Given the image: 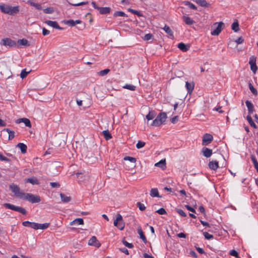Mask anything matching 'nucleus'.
<instances>
[{
    "mask_svg": "<svg viewBox=\"0 0 258 258\" xmlns=\"http://www.w3.org/2000/svg\"><path fill=\"white\" fill-rule=\"evenodd\" d=\"M17 198H19L23 200L28 201L31 203H39L41 201L40 198L39 196L21 191L18 187Z\"/></svg>",
    "mask_w": 258,
    "mask_h": 258,
    "instance_id": "obj_1",
    "label": "nucleus"
},
{
    "mask_svg": "<svg viewBox=\"0 0 258 258\" xmlns=\"http://www.w3.org/2000/svg\"><path fill=\"white\" fill-rule=\"evenodd\" d=\"M167 115L166 113L161 112L153 121L151 125L155 126H159L165 121Z\"/></svg>",
    "mask_w": 258,
    "mask_h": 258,
    "instance_id": "obj_2",
    "label": "nucleus"
},
{
    "mask_svg": "<svg viewBox=\"0 0 258 258\" xmlns=\"http://www.w3.org/2000/svg\"><path fill=\"white\" fill-rule=\"evenodd\" d=\"M0 10L2 12L10 15H13L16 13V7H12L7 5H0Z\"/></svg>",
    "mask_w": 258,
    "mask_h": 258,
    "instance_id": "obj_3",
    "label": "nucleus"
},
{
    "mask_svg": "<svg viewBox=\"0 0 258 258\" xmlns=\"http://www.w3.org/2000/svg\"><path fill=\"white\" fill-rule=\"evenodd\" d=\"M122 216L120 214H118L116 215V219L114 220V225L117 227L119 229L122 230L124 228V224L122 222Z\"/></svg>",
    "mask_w": 258,
    "mask_h": 258,
    "instance_id": "obj_4",
    "label": "nucleus"
},
{
    "mask_svg": "<svg viewBox=\"0 0 258 258\" xmlns=\"http://www.w3.org/2000/svg\"><path fill=\"white\" fill-rule=\"evenodd\" d=\"M213 140V137L212 135L210 134H205L203 137L202 145L207 146L211 143Z\"/></svg>",
    "mask_w": 258,
    "mask_h": 258,
    "instance_id": "obj_5",
    "label": "nucleus"
},
{
    "mask_svg": "<svg viewBox=\"0 0 258 258\" xmlns=\"http://www.w3.org/2000/svg\"><path fill=\"white\" fill-rule=\"evenodd\" d=\"M0 44L4 46H8L10 47H12L15 46L16 43L15 41H13L10 38H6L3 39Z\"/></svg>",
    "mask_w": 258,
    "mask_h": 258,
    "instance_id": "obj_6",
    "label": "nucleus"
},
{
    "mask_svg": "<svg viewBox=\"0 0 258 258\" xmlns=\"http://www.w3.org/2000/svg\"><path fill=\"white\" fill-rule=\"evenodd\" d=\"M88 244L89 245L95 246L97 247H99L101 246V243L97 239V238L95 236H93L89 239L88 241Z\"/></svg>",
    "mask_w": 258,
    "mask_h": 258,
    "instance_id": "obj_7",
    "label": "nucleus"
},
{
    "mask_svg": "<svg viewBox=\"0 0 258 258\" xmlns=\"http://www.w3.org/2000/svg\"><path fill=\"white\" fill-rule=\"evenodd\" d=\"M223 25L224 23L223 22H219L216 28L211 31V35L213 36L218 35L222 31V26Z\"/></svg>",
    "mask_w": 258,
    "mask_h": 258,
    "instance_id": "obj_8",
    "label": "nucleus"
},
{
    "mask_svg": "<svg viewBox=\"0 0 258 258\" xmlns=\"http://www.w3.org/2000/svg\"><path fill=\"white\" fill-rule=\"evenodd\" d=\"M45 23L48 26L52 27V28L57 29L58 30H62V28L60 27L56 21H52L50 20H46Z\"/></svg>",
    "mask_w": 258,
    "mask_h": 258,
    "instance_id": "obj_9",
    "label": "nucleus"
},
{
    "mask_svg": "<svg viewBox=\"0 0 258 258\" xmlns=\"http://www.w3.org/2000/svg\"><path fill=\"white\" fill-rule=\"evenodd\" d=\"M195 87V84L194 82H185V88L187 90V93L189 94H191L194 89Z\"/></svg>",
    "mask_w": 258,
    "mask_h": 258,
    "instance_id": "obj_10",
    "label": "nucleus"
},
{
    "mask_svg": "<svg viewBox=\"0 0 258 258\" xmlns=\"http://www.w3.org/2000/svg\"><path fill=\"white\" fill-rule=\"evenodd\" d=\"M25 183H30L32 184V185H38L39 184V182L37 178L36 177H32L30 178H25Z\"/></svg>",
    "mask_w": 258,
    "mask_h": 258,
    "instance_id": "obj_11",
    "label": "nucleus"
},
{
    "mask_svg": "<svg viewBox=\"0 0 258 258\" xmlns=\"http://www.w3.org/2000/svg\"><path fill=\"white\" fill-rule=\"evenodd\" d=\"M3 134H6V135H8L9 140H12L15 137V132L14 131H11L9 128H5L3 131Z\"/></svg>",
    "mask_w": 258,
    "mask_h": 258,
    "instance_id": "obj_12",
    "label": "nucleus"
},
{
    "mask_svg": "<svg viewBox=\"0 0 258 258\" xmlns=\"http://www.w3.org/2000/svg\"><path fill=\"white\" fill-rule=\"evenodd\" d=\"M202 152L205 157L209 158L212 154V150L207 147H204L202 150Z\"/></svg>",
    "mask_w": 258,
    "mask_h": 258,
    "instance_id": "obj_13",
    "label": "nucleus"
},
{
    "mask_svg": "<svg viewBox=\"0 0 258 258\" xmlns=\"http://www.w3.org/2000/svg\"><path fill=\"white\" fill-rule=\"evenodd\" d=\"M21 122H23L25 126L27 127H30L31 126L30 121L27 118H22L17 119V123H20Z\"/></svg>",
    "mask_w": 258,
    "mask_h": 258,
    "instance_id": "obj_14",
    "label": "nucleus"
},
{
    "mask_svg": "<svg viewBox=\"0 0 258 258\" xmlns=\"http://www.w3.org/2000/svg\"><path fill=\"white\" fill-rule=\"evenodd\" d=\"M209 167L211 169L216 170L219 167V163L217 161H210L209 163Z\"/></svg>",
    "mask_w": 258,
    "mask_h": 258,
    "instance_id": "obj_15",
    "label": "nucleus"
},
{
    "mask_svg": "<svg viewBox=\"0 0 258 258\" xmlns=\"http://www.w3.org/2000/svg\"><path fill=\"white\" fill-rule=\"evenodd\" d=\"M182 19L187 25H191L195 23V21L188 16H183Z\"/></svg>",
    "mask_w": 258,
    "mask_h": 258,
    "instance_id": "obj_16",
    "label": "nucleus"
},
{
    "mask_svg": "<svg viewBox=\"0 0 258 258\" xmlns=\"http://www.w3.org/2000/svg\"><path fill=\"white\" fill-rule=\"evenodd\" d=\"M245 104L247 106L248 113L252 114L254 111V107L253 104L248 100L245 101Z\"/></svg>",
    "mask_w": 258,
    "mask_h": 258,
    "instance_id": "obj_17",
    "label": "nucleus"
},
{
    "mask_svg": "<svg viewBox=\"0 0 258 258\" xmlns=\"http://www.w3.org/2000/svg\"><path fill=\"white\" fill-rule=\"evenodd\" d=\"M29 43L28 40L26 39H22L17 41V46H29Z\"/></svg>",
    "mask_w": 258,
    "mask_h": 258,
    "instance_id": "obj_18",
    "label": "nucleus"
},
{
    "mask_svg": "<svg viewBox=\"0 0 258 258\" xmlns=\"http://www.w3.org/2000/svg\"><path fill=\"white\" fill-rule=\"evenodd\" d=\"M177 47L180 50H181L183 52H186L189 49V46L186 45L183 42H180L178 43Z\"/></svg>",
    "mask_w": 258,
    "mask_h": 258,
    "instance_id": "obj_19",
    "label": "nucleus"
},
{
    "mask_svg": "<svg viewBox=\"0 0 258 258\" xmlns=\"http://www.w3.org/2000/svg\"><path fill=\"white\" fill-rule=\"evenodd\" d=\"M99 11L101 14H107L110 13L111 9L109 7H100Z\"/></svg>",
    "mask_w": 258,
    "mask_h": 258,
    "instance_id": "obj_20",
    "label": "nucleus"
},
{
    "mask_svg": "<svg viewBox=\"0 0 258 258\" xmlns=\"http://www.w3.org/2000/svg\"><path fill=\"white\" fill-rule=\"evenodd\" d=\"M138 233L140 235V238L142 239L144 243H147V240L146 239V236H145L142 229L141 227H139L138 228Z\"/></svg>",
    "mask_w": 258,
    "mask_h": 258,
    "instance_id": "obj_21",
    "label": "nucleus"
},
{
    "mask_svg": "<svg viewBox=\"0 0 258 258\" xmlns=\"http://www.w3.org/2000/svg\"><path fill=\"white\" fill-rule=\"evenodd\" d=\"M17 147L19 148L22 154H25L27 152V146L23 143H18L17 144Z\"/></svg>",
    "mask_w": 258,
    "mask_h": 258,
    "instance_id": "obj_22",
    "label": "nucleus"
},
{
    "mask_svg": "<svg viewBox=\"0 0 258 258\" xmlns=\"http://www.w3.org/2000/svg\"><path fill=\"white\" fill-rule=\"evenodd\" d=\"M163 29L165 32L168 34L172 38H174L173 32L169 26L165 25Z\"/></svg>",
    "mask_w": 258,
    "mask_h": 258,
    "instance_id": "obj_23",
    "label": "nucleus"
},
{
    "mask_svg": "<svg viewBox=\"0 0 258 258\" xmlns=\"http://www.w3.org/2000/svg\"><path fill=\"white\" fill-rule=\"evenodd\" d=\"M155 165L157 167H159L162 169H164L166 167V161L165 160H161L159 162L156 163Z\"/></svg>",
    "mask_w": 258,
    "mask_h": 258,
    "instance_id": "obj_24",
    "label": "nucleus"
},
{
    "mask_svg": "<svg viewBox=\"0 0 258 258\" xmlns=\"http://www.w3.org/2000/svg\"><path fill=\"white\" fill-rule=\"evenodd\" d=\"M197 4L203 7H208L209 4L206 0H195Z\"/></svg>",
    "mask_w": 258,
    "mask_h": 258,
    "instance_id": "obj_25",
    "label": "nucleus"
},
{
    "mask_svg": "<svg viewBox=\"0 0 258 258\" xmlns=\"http://www.w3.org/2000/svg\"><path fill=\"white\" fill-rule=\"evenodd\" d=\"M84 224V221L82 218H77L72 222L71 225H83Z\"/></svg>",
    "mask_w": 258,
    "mask_h": 258,
    "instance_id": "obj_26",
    "label": "nucleus"
},
{
    "mask_svg": "<svg viewBox=\"0 0 258 258\" xmlns=\"http://www.w3.org/2000/svg\"><path fill=\"white\" fill-rule=\"evenodd\" d=\"M28 4L31 6L35 7L37 10H40L42 9V7L40 4L35 3L32 0L31 1H28Z\"/></svg>",
    "mask_w": 258,
    "mask_h": 258,
    "instance_id": "obj_27",
    "label": "nucleus"
},
{
    "mask_svg": "<svg viewBox=\"0 0 258 258\" xmlns=\"http://www.w3.org/2000/svg\"><path fill=\"white\" fill-rule=\"evenodd\" d=\"M102 134L106 140H109L112 138V136L108 130L103 131Z\"/></svg>",
    "mask_w": 258,
    "mask_h": 258,
    "instance_id": "obj_28",
    "label": "nucleus"
},
{
    "mask_svg": "<svg viewBox=\"0 0 258 258\" xmlns=\"http://www.w3.org/2000/svg\"><path fill=\"white\" fill-rule=\"evenodd\" d=\"M156 115V113L154 111H150L146 115V118L148 120H152L155 117Z\"/></svg>",
    "mask_w": 258,
    "mask_h": 258,
    "instance_id": "obj_29",
    "label": "nucleus"
},
{
    "mask_svg": "<svg viewBox=\"0 0 258 258\" xmlns=\"http://www.w3.org/2000/svg\"><path fill=\"white\" fill-rule=\"evenodd\" d=\"M150 196L152 197H159V192L157 188H152L150 191Z\"/></svg>",
    "mask_w": 258,
    "mask_h": 258,
    "instance_id": "obj_30",
    "label": "nucleus"
},
{
    "mask_svg": "<svg viewBox=\"0 0 258 258\" xmlns=\"http://www.w3.org/2000/svg\"><path fill=\"white\" fill-rule=\"evenodd\" d=\"M60 197L61 201L64 203H68L71 200V198L70 197L67 196L64 194H60Z\"/></svg>",
    "mask_w": 258,
    "mask_h": 258,
    "instance_id": "obj_31",
    "label": "nucleus"
},
{
    "mask_svg": "<svg viewBox=\"0 0 258 258\" xmlns=\"http://www.w3.org/2000/svg\"><path fill=\"white\" fill-rule=\"evenodd\" d=\"M246 119L251 126H252L255 128H256L257 127L256 124L253 122L251 117L250 115L247 116Z\"/></svg>",
    "mask_w": 258,
    "mask_h": 258,
    "instance_id": "obj_32",
    "label": "nucleus"
},
{
    "mask_svg": "<svg viewBox=\"0 0 258 258\" xmlns=\"http://www.w3.org/2000/svg\"><path fill=\"white\" fill-rule=\"evenodd\" d=\"M31 71H27L26 69H24L22 70L20 74V77L23 79L26 77V76L30 73Z\"/></svg>",
    "mask_w": 258,
    "mask_h": 258,
    "instance_id": "obj_33",
    "label": "nucleus"
},
{
    "mask_svg": "<svg viewBox=\"0 0 258 258\" xmlns=\"http://www.w3.org/2000/svg\"><path fill=\"white\" fill-rule=\"evenodd\" d=\"M248 87H249V89L250 90V91L251 92V93L254 96H257V91L256 89L254 88V87L253 86V85H252V84L251 83H248Z\"/></svg>",
    "mask_w": 258,
    "mask_h": 258,
    "instance_id": "obj_34",
    "label": "nucleus"
},
{
    "mask_svg": "<svg viewBox=\"0 0 258 258\" xmlns=\"http://www.w3.org/2000/svg\"><path fill=\"white\" fill-rule=\"evenodd\" d=\"M49 225V223H45L43 224H39L38 223V229H47Z\"/></svg>",
    "mask_w": 258,
    "mask_h": 258,
    "instance_id": "obj_35",
    "label": "nucleus"
},
{
    "mask_svg": "<svg viewBox=\"0 0 258 258\" xmlns=\"http://www.w3.org/2000/svg\"><path fill=\"white\" fill-rule=\"evenodd\" d=\"M232 29L235 32H237L239 30V24L237 22H234L231 25Z\"/></svg>",
    "mask_w": 258,
    "mask_h": 258,
    "instance_id": "obj_36",
    "label": "nucleus"
},
{
    "mask_svg": "<svg viewBox=\"0 0 258 258\" xmlns=\"http://www.w3.org/2000/svg\"><path fill=\"white\" fill-rule=\"evenodd\" d=\"M122 87L124 89H128L131 91H135L136 88V87L135 86L131 84H126Z\"/></svg>",
    "mask_w": 258,
    "mask_h": 258,
    "instance_id": "obj_37",
    "label": "nucleus"
},
{
    "mask_svg": "<svg viewBox=\"0 0 258 258\" xmlns=\"http://www.w3.org/2000/svg\"><path fill=\"white\" fill-rule=\"evenodd\" d=\"M110 70L109 69H106L104 70H102L98 72V74L100 76H104L106 75Z\"/></svg>",
    "mask_w": 258,
    "mask_h": 258,
    "instance_id": "obj_38",
    "label": "nucleus"
},
{
    "mask_svg": "<svg viewBox=\"0 0 258 258\" xmlns=\"http://www.w3.org/2000/svg\"><path fill=\"white\" fill-rule=\"evenodd\" d=\"M113 16L115 17L127 16L123 12H122V11L115 12L113 14Z\"/></svg>",
    "mask_w": 258,
    "mask_h": 258,
    "instance_id": "obj_39",
    "label": "nucleus"
},
{
    "mask_svg": "<svg viewBox=\"0 0 258 258\" xmlns=\"http://www.w3.org/2000/svg\"><path fill=\"white\" fill-rule=\"evenodd\" d=\"M123 160L125 161H128L133 164H135L136 161V159L135 158L130 156H126L124 157Z\"/></svg>",
    "mask_w": 258,
    "mask_h": 258,
    "instance_id": "obj_40",
    "label": "nucleus"
},
{
    "mask_svg": "<svg viewBox=\"0 0 258 258\" xmlns=\"http://www.w3.org/2000/svg\"><path fill=\"white\" fill-rule=\"evenodd\" d=\"M4 206L8 209H10L13 211H16V206L14 205H11L10 204L6 203L4 205Z\"/></svg>",
    "mask_w": 258,
    "mask_h": 258,
    "instance_id": "obj_41",
    "label": "nucleus"
},
{
    "mask_svg": "<svg viewBox=\"0 0 258 258\" xmlns=\"http://www.w3.org/2000/svg\"><path fill=\"white\" fill-rule=\"evenodd\" d=\"M43 12L45 14H52L54 12V10L52 8L49 7L44 9Z\"/></svg>",
    "mask_w": 258,
    "mask_h": 258,
    "instance_id": "obj_42",
    "label": "nucleus"
},
{
    "mask_svg": "<svg viewBox=\"0 0 258 258\" xmlns=\"http://www.w3.org/2000/svg\"><path fill=\"white\" fill-rule=\"evenodd\" d=\"M145 142L139 141L138 142L137 144H136V147L138 149H140V148L144 147L145 146Z\"/></svg>",
    "mask_w": 258,
    "mask_h": 258,
    "instance_id": "obj_43",
    "label": "nucleus"
},
{
    "mask_svg": "<svg viewBox=\"0 0 258 258\" xmlns=\"http://www.w3.org/2000/svg\"><path fill=\"white\" fill-rule=\"evenodd\" d=\"M203 235L205 236V238L207 239H211L213 238L214 237L213 235L209 234L208 232H204L203 233Z\"/></svg>",
    "mask_w": 258,
    "mask_h": 258,
    "instance_id": "obj_44",
    "label": "nucleus"
},
{
    "mask_svg": "<svg viewBox=\"0 0 258 258\" xmlns=\"http://www.w3.org/2000/svg\"><path fill=\"white\" fill-rule=\"evenodd\" d=\"M17 212L22 213L23 215H26L27 214V211L24 208H23L22 207H18V206H17Z\"/></svg>",
    "mask_w": 258,
    "mask_h": 258,
    "instance_id": "obj_45",
    "label": "nucleus"
},
{
    "mask_svg": "<svg viewBox=\"0 0 258 258\" xmlns=\"http://www.w3.org/2000/svg\"><path fill=\"white\" fill-rule=\"evenodd\" d=\"M137 207L139 208L140 210L143 211L145 210L146 207L144 205V204L141 203L140 202L137 203Z\"/></svg>",
    "mask_w": 258,
    "mask_h": 258,
    "instance_id": "obj_46",
    "label": "nucleus"
},
{
    "mask_svg": "<svg viewBox=\"0 0 258 258\" xmlns=\"http://www.w3.org/2000/svg\"><path fill=\"white\" fill-rule=\"evenodd\" d=\"M153 37V35L151 33H148L146 34L144 37V40L146 41L149 40L151 39Z\"/></svg>",
    "mask_w": 258,
    "mask_h": 258,
    "instance_id": "obj_47",
    "label": "nucleus"
},
{
    "mask_svg": "<svg viewBox=\"0 0 258 258\" xmlns=\"http://www.w3.org/2000/svg\"><path fill=\"white\" fill-rule=\"evenodd\" d=\"M249 64H256V57L254 56H252L249 58Z\"/></svg>",
    "mask_w": 258,
    "mask_h": 258,
    "instance_id": "obj_48",
    "label": "nucleus"
},
{
    "mask_svg": "<svg viewBox=\"0 0 258 258\" xmlns=\"http://www.w3.org/2000/svg\"><path fill=\"white\" fill-rule=\"evenodd\" d=\"M229 254H230L231 255H232V256H235V257H238V252H237V251H236V250H234V249L231 250L229 251Z\"/></svg>",
    "mask_w": 258,
    "mask_h": 258,
    "instance_id": "obj_49",
    "label": "nucleus"
},
{
    "mask_svg": "<svg viewBox=\"0 0 258 258\" xmlns=\"http://www.w3.org/2000/svg\"><path fill=\"white\" fill-rule=\"evenodd\" d=\"M176 212L179 215H180L182 217L186 216V214H185V213L181 209H177Z\"/></svg>",
    "mask_w": 258,
    "mask_h": 258,
    "instance_id": "obj_50",
    "label": "nucleus"
},
{
    "mask_svg": "<svg viewBox=\"0 0 258 258\" xmlns=\"http://www.w3.org/2000/svg\"><path fill=\"white\" fill-rule=\"evenodd\" d=\"M123 243L126 247L129 248H132L134 247V245L132 243H128L126 241H123Z\"/></svg>",
    "mask_w": 258,
    "mask_h": 258,
    "instance_id": "obj_51",
    "label": "nucleus"
},
{
    "mask_svg": "<svg viewBox=\"0 0 258 258\" xmlns=\"http://www.w3.org/2000/svg\"><path fill=\"white\" fill-rule=\"evenodd\" d=\"M128 11L134 14L137 15V16H141L140 12H139L138 11L129 9Z\"/></svg>",
    "mask_w": 258,
    "mask_h": 258,
    "instance_id": "obj_52",
    "label": "nucleus"
},
{
    "mask_svg": "<svg viewBox=\"0 0 258 258\" xmlns=\"http://www.w3.org/2000/svg\"><path fill=\"white\" fill-rule=\"evenodd\" d=\"M156 212L158 213L160 215H164V214H166V212L165 210L162 208H161L159 209V210H158L157 211H156Z\"/></svg>",
    "mask_w": 258,
    "mask_h": 258,
    "instance_id": "obj_53",
    "label": "nucleus"
},
{
    "mask_svg": "<svg viewBox=\"0 0 258 258\" xmlns=\"http://www.w3.org/2000/svg\"><path fill=\"white\" fill-rule=\"evenodd\" d=\"M250 66L251 70L253 73H255L257 69V67L256 64H250Z\"/></svg>",
    "mask_w": 258,
    "mask_h": 258,
    "instance_id": "obj_54",
    "label": "nucleus"
},
{
    "mask_svg": "<svg viewBox=\"0 0 258 258\" xmlns=\"http://www.w3.org/2000/svg\"><path fill=\"white\" fill-rule=\"evenodd\" d=\"M65 23L67 24V25H70L71 26H75V22H74V21L73 20H68Z\"/></svg>",
    "mask_w": 258,
    "mask_h": 258,
    "instance_id": "obj_55",
    "label": "nucleus"
},
{
    "mask_svg": "<svg viewBox=\"0 0 258 258\" xmlns=\"http://www.w3.org/2000/svg\"><path fill=\"white\" fill-rule=\"evenodd\" d=\"M88 2H83L81 3H77V4H71L72 5L74 6H82L88 4Z\"/></svg>",
    "mask_w": 258,
    "mask_h": 258,
    "instance_id": "obj_56",
    "label": "nucleus"
},
{
    "mask_svg": "<svg viewBox=\"0 0 258 258\" xmlns=\"http://www.w3.org/2000/svg\"><path fill=\"white\" fill-rule=\"evenodd\" d=\"M30 227L35 230H38V223L32 222Z\"/></svg>",
    "mask_w": 258,
    "mask_h": 258,
    "instance_id": "obj_57",
    "label": "nucleus"
},
{
    "mask_svg": "<svg viewBox=\"0 0 258 258\" xmlns=\"http://www.w3.org/2000/svg\"><path fill=\"white\" fill-rule=\"evenodd\" d=\"M250 158H251V161H252V163H253L254 166L258 164V162H257L255 156L252 155L251 156Z\"/></svg>",
    "mask_w": 258,
    "mask_h": 258,
    "instance_id": "obj_58",
    "label": "nucleus"
},
{
    "mask_svg": "<svg viewBox=\"0 0 258 258\" xmlns=\"http://www.w3.org/2000/svg\"><path fill=\"white\" fill-rule=\"evenodd\" d=\"M31 223H32V222L28 221H26L23 222L22 223V225L24 226H25V227H30Z\"/></svg>",
    "mask_w": 258,
    "mask_h": 258,
    "instance_id": "obj_59",
    "label": "nucleus"
},
{
    "mask_svg": "<svg viewBox=\"0 0 258 258\" xmlns=\"http://www.w3.org/2000/svg\"><path fill=\"white\" fill-rule=\"evenodd\" d=\"M185 207L189 211L192 212V213H196L195 210L191 207L189 206V205H185Z\"/></svg>",
    "mask_w": 258,
    "mask_h": 258,
    "instance_id": "obj_60",
    "label": "nucleus"
},
{
    "mask_svg": "<svg viewBox=\"0 0 258 258\" xmlns=\"http://www.w3.org/2000/svg\"><path fill=\"white\" fill-rule=\"evenodd\" d=\"M50 185L52 187H59V184L58 182H50Z\"/></svg>",
    "mask_w": 258,
    "mask_h": 258,
    "instance_id": "obj_61",
    "label": "nucleus"
},
{
    "mask_svg": "<svg viewBox=\"0 0 258 258\" xmlns=\"http://www.w3.org/2000/svg\"><path fill=\"white\" fill-rule=\"evenodd\" d=\"M50 33V31L48 30H47L46 29H45V28H43V29H42V34L44 35V36H46V35H48Z\"/></svg>",
    "mask_w": 258,
    "mask_h": 258,
    "instance_id": "obj_62",
    "label": "nucleus"
},
{
    "mask_svg": "<svg viewBox=\"0 0 258 258\" xmlns=\"http://www.w3.org/2000/svg\"><path fill=\"white\" fill-rule=\"evenodd\" d=\"M188 6L191 9H193V10H197V7L194 4H193L191 3L188 2Z\"/></svg>",
    "mask_w": 258,
    "mask_h": 258,
    "instance_id": "obj_63",
    "label": "nucleus"
},
{
    "mask_svg": "<svg viewBox=\"0 0 258 258\" xmlns=\"http://www.w3.org/2000/svg\"><path fill=\"white\" fill-rule=\"evenodd\" d=\"M177 120H178V116H175L171 119V122L173 124L175 123L177 121Z\"/></svg>",
    "mask_w": 258,
    "mask_h": 258,
    "instance_id": "obj_64",
    "label": "nucleus"
}]
</instances>
